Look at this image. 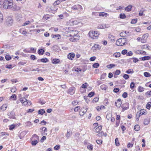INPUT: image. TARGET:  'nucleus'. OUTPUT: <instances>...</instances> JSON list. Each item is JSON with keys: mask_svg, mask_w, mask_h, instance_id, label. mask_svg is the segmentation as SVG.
Instances as JSON below:
<instances>
[{"mask_svg": "<svg viewBox=\"0 0 151 151\" xmlns=\"http://www.w3.org/2000/svg\"><path fill=\"white\" fill-rule=\"evenodd\" d=\"M12 0H5L3 2V7L5 9H11L13 7Z\"/></svg>", "mask_w": 151, "mask_h": 151, "instance_id": "obj_1", "label": "nucleus"}, {"mask_svg": "<svg viewBox=\"0 0 151 151\" xmlns=\"http://www.w3.org/2000/svg\"><path fill=\"white\" fill-rule=\"evenodd\" d=\"M127 40L126 38H122L117 40L116 42V45L118 46H122L127 44Z\"/></svg>", "mask_w": 151, "mask_h": 151, "instance_id": "obj_2", "label": "nucleus"}, {"mask_svg": "<svg viewBox=\"0 0 151 151\" xmlns=\"http://www.w3.org/2000/svg\"><path fill=\"white\" fill-rule=\"evenodd\" d=\"M99 34L98 32L91 31L89 32V36L93 39L97 38Z\"/></svg>", "mask_w": 151, "mask_h": 151, "instance_id": "obj_3", "label": "nucleus"}, {"mask_svg": "<svg viewBox=\"0 0 151 151\" xmlns=\"http://www.w3.org/2000/svg\"><path fill=\"white\" fill-rule=\"evenodd\" d=\"M13 23V20L11 17H9L6 19V21L5 23L6 25L7 26L10 27L12 25Z\"/></svg>", "mask_w": 151, "mask_h": 151, "instance_id": "obj_4", "label": "nucleus"}, {"mask_svg": "<svg viewBox=\"0 0 151 151\" xmlns=\"http://www.w3.org/2000/svg\"><path fill=\"white\" fill-rule=\"evenodd\" d=\"M75 88L73 87H71L68 89V93L72 95L75 93Z\"/></svg>", "mask_w": 151, "mask_h": 151, "instance_id": "obj_5", "label": "nucleus"}, {"mask_svg": "<svg viewBox=\"0 0 151 151\" xmlns=\"http://www.w3.org/2000/svg\"><path fill=\"white\" fill-rule=\"evenodd\" d=\"M129 104L128 103H126L123 104L121 106L122 108V111H124L128 109L129 108Z\"/></svg>", "mask_w": 151, "mask_h": 151, "instance_id": "obj_6", "label": "nucleus"}, {"mask_svg": "<svg viewBox=\"0 0 151 151\" xmlns=\"http://www.w3.org/2000/svg\"><path fill=\"white\" fill-rule=\"evenodd\" d=\"M87 108H83L81 109L80 112L79 114L81 116H83L87 111Z\"/></svg>", "mask_w": 151, "mask_h": 151, "instance_id": "obj_7", "label": "nucleus"}, {"mask_svg": "<svg viewBox=\"0 0 151 151\" xmlns=\"http://www.w3.org/2000/svg\"><path fill=\"white\" fill-rule=\"evenodd\" d=\"M28 100L26 99L24 97L21 98L20 99V101L24 105H27V104H28Z\"/></svg>", "mask_w": 151, "mask_h": 151, "instance_id": "obj_8", "label": "nucleus"}, {"mask_svg": "<svg viewBox=\"0 0 151 151\" xmlns=\"http://www.w3.org/2000/svg\"><path fill=\"white\" fill-rule=\"evenodd\" d=\"M11 9L14 11H17L19 10L20 9V7L15 5H13V7Z\"/></svg>", "mask_w": 151, "mask_h": 151, "instance_id": "obj_9", "label": "nucleus"}, {"mask_svg": "<svg viewBox=\"0 0 151 151\" xmlns=\"http://www.w3.org/2000/svg\"><path fill=\"white\" fill-rule=\"evenodd\" d=\"M75 56V54L74 53H70L68 54V58L69 59L72 60L74 58Z\"/></svg>", "mask_w": 151, "mask_h": 151, "instance_id": "obj_10", "label": "nucleus"}, {"mask_svg": "<svg viewBox=\"0 0 151 151\" xmlns=\"http://www.w3.org/2000/svg\"><path fill=\"white\" fill-rule=\"evenodd\" d=\"M40 130H41L43 132L42 133V135H47V133L46 132L47 131V128L45 127H43V128H41L40 129Z\"/></svg>", "mask_w": 151, "mask_h": 151, "instance_id": "obj_11", "label": "nucleus"}, {"mask_svg": "<svg viewBox=\"0 0 151 151\" xmlns=\"http://www.w3.org/2000/svg\"><path fill=\"white\" fill-rule=\"evenodd\" d=\"M100 48V46L99 45L97 44L94 45L92 48V49L93 50H97V49L99 50Z\"/></svg>", "mask_w": 151, "mask_h": 151, "instance_id": "obj_12", "label": "nucleus"}, {"mask_svg": "<svg viewBox=\"0 0 151 151\" xmlns=\"http://www.w3.org/2000/svg\"><path fill=\"white\" fill-rule=\"evenodd\" d=\"M108 26L104 24H99L98 28H106L109 27Z\"/></svg>", "mask_w": 151, "mask_h": 151, "instance_id": "obj_13", "label": "nucleus"}, {"mask_svg": "<svg viewBox=\"0 0 151 151\" xmlns=\"http://www.w3.org/2000/svg\"><path fill=\"white\" fill-rule=\"evenodd\" d=\"M132 7V5H129L128 6L125 8V10L127 12L130 11L131 10Z\"/></svg>", "mask_w": 151, "mask_h": 151, "instance_id": "obj_14", "label": "nucleus"}, {"mask_svg": "<svg viewBox=\"0 0 151 151\" xmlns=\"http://www.w3.org/2000/svg\"><path fill=\"white\" fill-rule=\"evenodd\" d=\"M22 17L20 15H17L16 17V19L17 21L19 22L22 20Z\"/></svg>", "mask_w": 151, "mask_h": 151, "instance_id": "obj_15", "label": "nucleus"}, {"mask_svg": "<svg viewBox=\"0 0 151 151\" xmlns=\"http://www.w3.org/2000/svg\"><path fill=\"white\" fill-rule=\"evenodd\" d=\"M140 127L139 125L137 124L135 125L134 129L136 131H138L140 130Z\"/></svg>", "mask_w": 151, "mask_h": 151, "instance_id": "obj_16", "label": "nucleus"}, {"mask_svg": "<svg viewBox=\"0 0 151 151\" xmlns=\"http://www.w3.org/2000/svg\"><path fill=\"white\" fill-rule=\"evenodd\" d=\"M108 15V14L107 13L102 12L100 13L99 16L106 17Z\"/></svg>", "mask_w": 151, "mask_h": 151, "instance_id": "obj_17", "label": "nucleus"}, {"mask_svg": "<svg viewBox=\"0 0 151 151\" xmlns=\"http://www.w3.org/2000/svg\"><path fill=\"white\" fill-rule=\"evenodd\" d=\"M44 50L42 49H41L38 50V53L40 55H42L44 52Z\"/></svg>", "mask_w": 151, "mask_h": 151, "instance_id": "obj_18", "label": "nucleus"}, {"mask_svg": "<svg viewBox=\"0 0 151 151\" xmlns=\"http://www.w3.org/2000/svg\"><path fill=\"white\" fill-rule=\"evenodd\" d=\"M116 66V65L114 64H110L109 65H107L106 67L108 68L111 69L114 68Z\"/></svg>", "mask_w": 151, "mask_h": 151, "instance_id": "obj_19", "label": "nucleus"}, {"mask_svg": "<svg viewBox=\"0 0 151 151\" xmlns=\"http://www.w3.org/2000/svg\"><path fill=\"white\" fill-rule=\"evenodd\" d=\"M60 60L58 59H55L52 61V63L54 64H57L59 63Z\"/></svg>", "mask_w": 151, "mask_h": 151, "instance_id": "obj_20", "label": "nucleus"}, {"mask_svg": "<svg viewBox=\"0 0 151 151\" xmlns=\"http://www.w3.org/2000/svg\"><path fill=\"white\" fill-rule=\"evenodd\" d=\"M150 119H146L144 120V124L145 125H147L150 122Z\"/></svg>", "mask_w": 151, "mask_h": 151, "instance_id": "obj_21", "label": "nucleus"}, {"mask_svg": "<svg viewBox=\"0 0 151 151\" xmlns=\"http://www.w3.org/2000/svg\"><path fill=\"white\" fill-rule=\"evenodd\" d=\"M102 128V127L101 126H99L95 129V131L97 133Z\"/></svg>", "mask_w": 151, "mask_h": 151, "instance_id": "obj_22", "label": "nucleus"}, {"mask_svg": "<svg viewBox=\"0 0 151 151\" xmlns=\"http://www.w3.org/2000/svg\"><path fill=\"white\" fill-rule=\"evenodd\" d=\"M121 54L120 52H116L114 53L113 56L115 57L116 58H119Z\"/></svg>", "mask_w": 151, "mask_h": 151, "instance_id": "obj_23", "label": "nucleus"}, {"mask_svg": "<svg viewBox=\"0 0 151 151\" xmlns=\"http://www.w3.org/2000/svg\"><path fill=\"white\" fill-rule=\"evenodd\" d=\"M38 114H39L42 115L45 112V110L43 109H41L38 111Z\"/></svg>", "mask_w": 151, "mask_h": 151, "instance_id": "obj_24", "label": "nucleus"}, {"mask_svg": "<svg viewBox=\"0 0 151 151\" xmlns=\"http://www.w3.org/2000/svg\"><path fill=\"white\" fill-rule=\"evenodd\" d=\"M150 59V57L148 56H144L142 58V60L144 61L146 60H149Z\"/></svg>", "mask_w": 151, "mask_h": 151, "instance_id": "obj_25", "label": "nucleus"}, {"mask_svg": "<svg viewBox=\"0 0 151 151\" xmlns=\"http://www.w3.org/2000/svg\"><path fill=\"white\" fill-rule=\"evenodd\" d=\"M26 126L28 127H31L32 126V124L29 121H28L25 123Z\"/></svg>", "mask_w": 151, "mask_h": 151, "instance_id": "obj_26", "label": "nucleus"}, {"mask_svg": "<svg viewBox=\"0 0 151 151\" xmlns=\"http://www.w3.org/2000/svg\"><path fill=\"white\" fill-rule=\"evenodd\" d=\"M144 76L147 77H150L151 76V74L148 72H145L144 73Z\"/></svg>", "mask_w": 151, "mask_h": 151, "instance_id": "obj_27", "label": "nucleus"}, {"mask_svg": "<svg viewBox=\"0 0 151 151\" xmlns=\"http://www.w3.org/2000/svg\"><path fill=\"white\" fill-rule=\"evenodd\" d=\"M7 107V106L5 105H3L1 107H0V109L2 110V111H4L5 110Z\"/></svg>", "mask_w": 151, "mask_h": 151, "instance_id": "obj_28", "label": "nucleus"}, {"mask_svg": "<svg viewBox=\"0 0 151 151\" xmlns=\"http://www.w3.org/2000/svg\"><path fill=\"white\" fill-rule=\"evenodd\" d=\"M126 72L128 74L133 73H134V71L132 69H129Z\"/></svg>", "mask_w": 151, "mask_h": 151, "instance_id": "obj_29", "label": "nucleus"}, {"mask_svg": "<svg viewBox=\"0 0 151 151\" xmlns=\"http://www.w3.org/2000/svg\"><path fill=\"white\" fill-rule=\"evenodd\" d=\"M80 134L78 133H77L76 134L75 136V138L76 140H78L79 139Z\"/></svg>", "mask_w": 151, "mask_h": 151, "instance_id": "obj_30", "label": "nucleus"}, {"mask_svg": "<svg viewBox=\"0 0 151 151\" xmlns=\"http://www.w3.org/2000/svg\"><path fill=\"white\" fill-rule=\"evenodd\" d=\"M48 59L46 58H43L40 60L43 63H46L48 61Z\"/></svg>", "mask_w": 151, "mask_h": 151, "instance_id": "obj_31", "label": "nucleus"}, {"mask_svg": "<svg viewBox=\"0 0 151 151\" xmlns=\"http://www.w3.org/2000/svg\"><path fill=\"white\" fill-rule=\"evenodd\" d=\"M144 90V88L141 86H139L138 87V91L140 92H143Z\"/></svg>", "mask_w": 151, "mask_h": 151, "instance_id": "obj_32", "label": "nucleus"}, {"mask_svg": "<svg viewBox=\"0 0 151 151\" xmlns=\"http://www.w3.org/2000/svg\"><path fill=\"white\" fill-rule=\"evenodd\" d=\"M67 24L68 25H69L71 26L74 25L73 21L72 20H69L67 22Z\"/></svg>", "mask_w": 151, "mask_h": 151, "instance_id": "obj_33", "label": "nucleus"}, {"mask_svg": "<svg viewBox=\"0 0 151 151\" xmlns=\"http://www.w3.org/2000/svg\"><path fill=\"white\" fill-rule=\"evenodd\" d=\"M78 9H79V12H81L83 10V8L82 6L78 4L77 6Z\"/></svg>", "mask_w": 151, "mask_h": 151, "instance_id": "obj_34", "label": "nucleus"}, {"mask_svg": "<svg viewBox=\"0 0 151 151\" xmlns=\"http://www.w3.org/2000/svg\"><path fill=\"white\" fill-rule=\"evenodd\" d=\"M88 86V84L87 83H84L81 86V87L83 88H86L87 87V86Z\"/></svg>", "mask_w": 151, "mask_h": 151, "instance_id": "obj_35", "label": "nucleus"}, {"mask_svg": "<svg viewBox=\"0 0 151 151\" xmlns=\"http://www.w3.org/2000/svg\"><path fill=\"white\" fill-rule=\"evenodd\" d=\"M151 107V102H148L146 105V107L147 109H150Z\"/></svg>", "mask_w": 151, "mask_h": 151, "instance_id": "obj_36", "label": "nucleus"}, {"mask_svg": "<svg viewBox=\"0 0 151 151\" xmlns=\"http://www.w3.org/2000/svg\"><path fill=\"white\" fill-rule=\"evenodd\" d=\"M148 36H149L148 34V33L145 34H144L143 35V36L142 37V38L146 40V39L147 38V37H148Z\"/></svg>", "mask_w": 151, "mask_h": 151, "instance_id": "obj_37", "label": "nucleus"}, {"mask_svg": "<svg viewBox=\"0 0 151 151\" xmlns=\"http://www.w3.org/2000/svg\"><path fill=\"white\" fill-rule=\"evenodd\" d=\"M72 133V132H68L67 131V134L66 135V136L67 137L69 138L70 137V136L71 135Z\"/></svg>", "mask_w": 151, "mask_h": 151, "instance_id": "obj_38", "label": "nucleus"}, {"mask_svg": "<svg viewBox=\"0 0 151 151\" xmlns=\"http://www.w3.org/2000/svg\"><path fill=\"white\" fill-rule=\"evenodd\" d=\"M122 103V102H120L117 104V102H116L115 103V104L117 108H119L121 106Z\"/></svg>", "mask_w": 151, "mask_h": 151, "instance_id": "obj_39", "label": "nucleus"}, {"mask_svg": "<svg viewBox=\"0 0 151 151\" xmlns=\"http://www.w3.org/2000/svg\"><path fill=\"white\" fill-rule=\"evenodd\" d=\"M95 94V93L94 92H91L88 93V96L91 97L93 96Z\"/></svg>", "mask_w": 151, "mask_h": 151, "instance_id": "obj_40", "label": "nucleus"}, {"mask_svg": "<svg viewBox=\"0 0 151 151\" xmlns=\"http://www.w3.org/2000/svg\"><path fill=\"white\" fill-rule=\"evenodd\" d=\"M139 114H140V115H141L144 114L145 111L144 109H141L139 111Z\"/></svg>", "mask_w": 151, "mask_h": 151, "instance_id": "obj_41", "label": "nucleus"}, {"mask_svg": "<svg viewBox=\"0 0 151 151\" xmlns=\"http://www.w3.org/2000/svg\"><path fill=\"white\" fill-rule=\"evenodd\" d=\"M99 65V64L98 63H94L93 65V68H98Z\"/></svg>", "mask_w": 151, "mask_h": 151, "instance_id": "obj_42", "label": "nucleus"}, {"mask_svg": "<svg viewBox=\"0 0 151 151\" xmlns=\"http://www.w3.org/2000/svg\"><path fill=\"white\" fill-rule=\"evenodd\" d=\"M119 17L121 19H124L125 18L126 16L124 14H120Z\"/></svg>", "mask_w": 151, "mask_h": 151, "instance_id": "obj_43", "label": "nucleus"}, {"mask_svg": "<svg viewBox=\"0 0 151 151\" xmlns=\"http://www.w3.org/2000/svg\"><path fill=\"white\" fill-rule=\"evenodd\" d=\"M19 32L22 34L25 35L27 34V32L25 30H22V29H20L19 30Z\"/></svg>", "mask_w": 151, "mask_h": 151, "instance_id": "obj_44", "label": "nucleus"}, {"mask_svg": "<svg viewBox=\"0 0 151 151\" xmlns=\"http://www.w3.org/2000/svg\"><path fill=\"white\" fill-rule=\"evenodd\" d=\"M38 143V142L37 140L33 141L32 142V145L33 146H35Z\"/></svg>", "mask_w": 151, "mask_h": 151, "instance_id": "obj_45", "label": "nucleus"}, {"mask_svg": "<svg viewBox=\"0 0 151 151\" xmlns=\"http://www.w3.org/2000/svg\"><path fill=\"white\" fill-rule=\"evenodd\" d=\"M10 98H13L14 99V100H16L17 99V96L15 94H14L12 95V96L10 97Z\"/></svg>", "mask_w": 151, "mask_h": 151, "instance_id": "obj_46", "label": "nucleus"}, {"mask_svg": "<svg viewBox=\"0 0 151 151\" xmlns=\"http://www.w3.org/2000/svg\"><path fill=\"white\" fill-rule=\"evenodd\" d=\"M5 57L6 59L7 60H10L12 58L11 57L10 55H6L5 56Z\"/></svg>", "mask_w": 151, "mask_h": 151, "instance_id": "obj_47", "label": "nucleus"}, {"mask_svg": "<svg viewBox=\"0 0 151 151\" xmlns=\"http://www.w3.org/2000/svg\"><path fill=\"white\" fill-rule=\"evenodd\" d=\"M115 144L116 146H118L119 145L118 138H116L115 139Z\"/></svg>", "mask_w": 151, "mask_h": 151, "instance_id": "obj_48", "label": "nucleus"}, {"mask_svg": "<svg viewBox=\"0 0 151 151\" xmlns=\"http://www.w3.org/2000/svg\"><path fill=\"white\" fill-rule=\"evenodd\" d=\"M127 50L124 49L122 51L121 53L122 55H124L127 54Z\"/></svg>", "mask_w": 151, "mask_h": 151, "instance_id": "obj_49", "label": "nucleus"}, {"mask_svg": "<svg viewBox=\"0 0 151 151\" xmlns=\"http://www.w3.org/2000/svg\"><path fill=\"white\" fill-rule=\"evenodd\" d=\"M61 2V1L60 0H58L55 1L53 5H56L58 4H59Z\"/></svg>", "mask_w": 151, "mask_h": 151, "instance_id": "obj_50", "label": "nucleus"}, {"mask_svg": "<svg viewBox=\"0 0 151 151\" xmlns=\"http://www.w3.org/2000/svg\"><path fill=\"white\" fill-rule=\"evenodd\" d=\"M77 6L78 5H74L71 8L72 9L74 10H78Z\"/></svg>", "mask_w": 151, "mask_h": 151, "instance_id": "obj_51", "label": "nucleus"}, {"mask_svg": "<svg viewBox=\"0 0 151 151\" xmlns=\"http://www.w3.org/2000/svg\"><path fill=\"white\" fill-rule=\"evenodd\" d=\"M9 129L12 130L15 127V125L14 124H12L9 126Z\"/></svg>", "mask_w": 151, "mask_h": 151, "instance_id": "obj_52", "label": "nucleus"}, {"mask_svg": "<svg viewBox=\"0 0 151 151\" xmlns=\"http://www.w3.org/2000/svg\"><path fill=\"white\" fill-rule=\"evenodd\" d=\"M134 86V83L132 82L131 83L130 88L131 89H133Z\"/></svg>", "mask_w": 151, "mask_h": 151, "instance_id": "obj_53", "label": "nucleus"}, {"mask_svg": "<svg viewBox=\"0 0 151 151\" xmlns=\"http://www.w3.org/2000/svg\"><path fill=\"white\" fill-rule=\"evenodd\" d=\"M137 21V19H133L132 20L131 22L132 24H135L136 23Z\"/></svg>", "mask_w": 151, "mask_h": 151, "instance_id": "obj_54", "label": "nucleus"}, {"mask_svg": "<svg viewBox=\"0 0 151 151\" xmlns=\"http://www.w3.org/2000/svg\"><path fill=\"white\" fill-rule=\"evenodd\" d=\"M3 20V16L1 13H0V22H2Z\"/></svg>", "mask_w": 151, "mask_h": 151, "instance_id": "obj_55", "label": "nucleus"}, {"mask_svg": "<svg viewBox=\"0 0 151 151\" xmlns=\"http://www.w3.org/2000/svg\"><path fill=\"white\" fill-rule=\"evenodd\" d=\"M123 77L125 79H127L129 78V76L127 74H125L123 75Z\"/></svg>", "mask_w": 151, "mask_h": 151, "instance_id": "obj_56", "label": "nucleus"}, {"mask_svg": "<svg viewBox=\"0 0 151 151\" xmlns=\"http://www.w3.org/2000/svg\"><path fill=\"white\" fill-rule=\"evenodd\" d=\"M127 92H124L122 94V97L124 98H126L127 97Z\"/></svg>", "mask_w": 151, "mask_h": 151, "instance_id": "obj_57", "label": "nucleus"}, {"mask_svg": "<svg viewBox=\"0 0 151 151\" xmlns=\"http://www.w3.org/2000/svg\"><path fill=\"white\" fill-rule=\"evenodd\" d=\"M30 22L29 21H27L26 22L24 23L23 24H22V26H26L29 24Z\"/></svg>", "mask_w": 151, "mask_h": 151, "instance_id": "obj_58", "label": "nucleus"}, {"mask_svg": "<svg viewBox=\"0 0 151 151\" xmlns=\"http://www.w3.org/2000/svg\"><path fill=\"white\" fill-rule=\"evenodd\" d=\"M30 58L31 59H32L33 60H35L37 59L36 56L34 55H31L30 56Z\"/></svg>", "mask_w": 151, "mask_h": 151, "instance_id": "obj_59", "label": "nucleus"}, {"mask_svg": "<svg viewBox=\"0 0 151 151\" xmlns=\"http://www.w3.org/2000/svg\"><path fill=\"white\" fill-rule=\"evenodd\" d=\"M46 139V137L45 136H43L41 138V140H40V141L41 142H42L44 140H45Z\"/></svg>", "mask_w": 151, "mask_h": 151, "instance_id": "obj_60", "label": "nucleus"}, {"mask_svg": "<svg viewBox=\"0 0 151 151\" xmlns=\"http://www.w3.org/2000/svg\"><path fill=\"white\" fill-rule=\"evenodd\" d=\"M132 59L133 60V61L134 63H136L137 62L139 61V60L137 58H132Z\"/></svg>", "mask_w": 151, "mask_h": 151, "instance_id": "obj_61", "label": "nucleus"}, {"mask_svg": "<svg viewBox=\"0 0 151 151\" xmlns=\"http://www.w3.org/2000/svg\"><path fill=\"white\" fill-rule=\"evenodd\" d=\"M133 54V53L132 51H129L128 52H127V53L126 54L127 56H131Z\"/></svg>", "mask_w": 151, "mask_h": 151, "instance_id": "obj_62", "label": "nucleus"}, {"mask_svg": "<svg viewBox=\"0 0 151 151\" xmlns=\"http://www.w3.org/2000/svg\"><path fill=\"white\" fill-rule=\"evenodd\" d=\"M119 88H115L114 89L113 91L114 92L116 93L119 92Z\"/></svg>", "mask_w": 151, "mask_h": 151, "instance_id": "obj_63", "label": "nucleus"}, {"mask_svg": "<svg viewBox=\"0 0 151 151\" xmlns=\"http://www.w3.org/2000/svg\"><path fill=\"white\" fill-rule=\"evenodd\" d=\"M104 134L103 132H99L98 134V135L99 136H103Z\"/></svg>", "mask_w": 151, "mask_h": 151, "instance_id": "obj_64", "label": "nucleus"}]
</instances>
